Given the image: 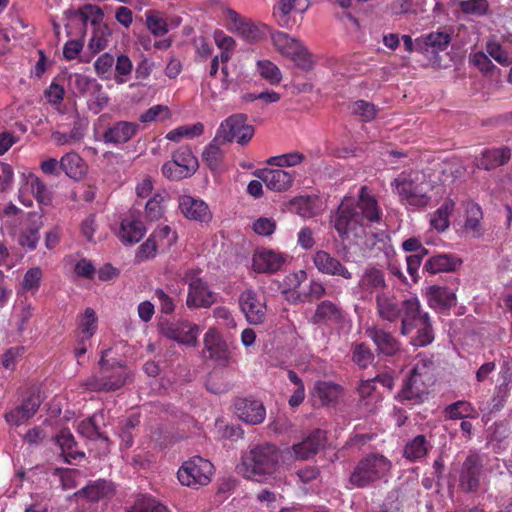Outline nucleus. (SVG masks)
<instances>
[{"label":"nucleus","instance_id":"8fccbe9b","mask_svg":"<svg viewBox=\"0 0 512 512\" xmlns=\"http://www.w3.org/2000/svg\"><path fill=\"white\" fill-rule=\"evenodd\" d=\"M222 141H216V135L212 141L205 147L202 157L207 166L211 170H217L224 158V152L221 149V145H224Z\"/></svg>","mask_w":512,"mask_h":512},{"label":"nucleus","instance_id":"423d86ee","mask_svg":"<svg viewBox=\"0 0 512 512\" xmlns=\"http://www.w3.org/2000/svg\"><path fill=\"white\" fill-rule=\"evenodd\" d=\"M271 40L274 48L283 56L289 58L302 70L308 71L313 68L315 61L304 43L282 31L271 33Z\"/></svg>","mask_w":512,"mask_h":512},{"label":"nucleus","instance_id":"09e8293b","mask_svg":"<svg viewBox=\"0 0 512 512\" xmlns=\"http://www.w3.org/2000/svg\"><path fill=\"white\" fill-rule=\"evenodd\" d=\"M297 0H279L273 10V17L277 24L282 28H291L294 20L290 13L294 10Z\"/></svg>","mask_w":512,"mask_h":512},{"label":"nucleus","instance_id":"ea45409f","mask_svg":"<svg viewBox=\"0 0 512 512\" xmlns=\"http://www.w3.org/2000/svg\"><path fill=\"white\" fill-rule=\"evenodd\" d=\"M233 407L235 416H266L263 402L252 397L236 398Z\"/></svg>","mask_w":512,"mask_h":512},{"label":"nucleus","instance_id":"2eb2a0df","mask_svg":"<svg viewBox=\"0 0 512 512\" xmlns=\"http://www.w3.org/2000/svg\"><path fill=\"white\" fill-rule=\"evenodd\" d=\"M386 288L385 273L376 267H369L363 271L354 291L359 295V300L371 301L374 295L385 293Z\"/></svg>","mask_w":512,"mask_h":512},{"label":"nucleus","instance_id":"6e6d98bb","mask_svg":"<svg viewBox=\"0 0 512 512\" xmlns=\"http://www.w3.org/2000/svg\"><path fill=\"white\" fill-rule=\"evenodd\" d=\"M133 71V64L130 58L121 54L117 57L115 62L114 80L117 84H124L128 81L129 76Z\"/></svg>","mask_w":512,"mask_h":512},{"label":"nucleus","instance_id":"864d4df0","mask_svg":"<svg viewBox=\"0 0 512 512\" xmlns=\"http://www.w3.org/2000/svg\"><path fill=\"white\" fill-rule=\"evenodd\" d=\"M204 132V125L201 122H197L193 125L179 126L166 135V138L173 142H179L182 138H194L202 135Z\"/></svg>","mask_w":512,"mask_h":512},{"label":"nucleus","instance_id":"13d9d810","mask_svg":"<svg viewBox=\"0 0 512 512\" xmlns=\"http://www.w3.org/2000/svg\"><path fill=\"white\" fill-rule=\"evenodd\" d=\"M466 212L467 217L464 225L465 229L475 234H479L481 230L480 222L483 219L481 207L476 203H472L468 205Z\"/></svg>","mask_w":512,"mask_h":512},{"label":"nucleus","instance_id":"0e129e2a","mask_svg":"<svg viewBox=\"0 0 512 512\" xmlns=\"http://www.w3.org/2000/svg\"><path fill=\"white\" fill-rule=\"evenodd\" d=\"M114 63L115 59L110 53H104L100 55L94 62V69L96 74L101 79H110Z\"/></svg>","mask_w":512,"mask_h":512},{"label":"nucleus","instance_id":"cd10ccee","mask_svg":"<svg viewBox=\"0 0 512 512\" xmlns=\"http://www.w3.org/2000/svg\"><path fill=\"white\" fill-rule=\"evenodd\" d=\"M284 263L285 258L281 253L268 249L257 250L252 257V268L257 273H275Z\"/></svg>","mask_w":512,"mask_h":512},{"label":"nucleus","instance_id":"412c9836","mask_svg":"<svg viewBox=\"0 0 512 512\" xmlns=\"http://www.w3.org/2000/svg\"><path fill=\"white\" fill-rule=\"evenodd\" d=\"M392 187H394L395 192L399 195L400 199L402 201H406L409 205L424 207L430 201V197L421 193L418 185L404 173L394 179Z\"/></svg>","mask_w":512,"mask_h":512},{"label":"nucleus","instance_id":"2f4dec72","mask_svg":"<svg viewBox=\"0 0 512 512\" xmlns=\"http://www.w3.org/2000/svg\"><path fill=\"white\" fill-rule=\"evenodd\" d=\"M344 319L343 309L336 303L330 300H323L320 302L312 316L313 324L326 325V324H338Z\"/></svg>","mask_w":512,"mask_h":512},{"label":"nucleus","instance_id":"7c9ffc66","mask_svg":"<svg viewBox=\"0 0 512 512\" xmlns=\"http://www.w3.org/2000/svg\"><path fill=\"white\" fill-rule=\"evenodd\" d=\"M258 177L268 189L283 192L292 186L295 174L282 169H264Z\"/></svg>","mask_w":512,"mask_h":512},{"label":"nucleus","instance_id":"bb28decb","mask_svg":"<svg viewBox=\"0 0 512 512\" xmlns=\"http://www.w3.org/2000/svg\"><path fill=\"white\" fill-rule=\"evenodd\" d=\"M344 388L335 382L318 380L311 391L312 397L321 406H335L343 396Z\"/></svg>","mask_w":512,"mask_h":512},{"label":"nucleus","instance_id":"a18cd8bd","mask_svg":"<svg viewBox=\"0 0 512 512\" xmlns=\"http://www.w3.org/2000/svg\"><path fill=\"white\" fill-rule=\"evenodd\" d=\"M172 162L181 167L189 177L193 175L198 168V160L188 147H180L172 155Z\"/></svg>","mask_w":512,"mask_h":512},{"label":"nucleus","instance_id":"72a5a7b5","mask_svg":"<svg viewBox=\"0 0 512 512\" xmlns=\"http://www.w3.org/2000/svg\"><path fill=\"white\" fill-rule=\"evenodd\" d=\"M145 232L146 228L143 222L130 216L122 220L119 237L125 244H134L143 238Z\"/></svg>","mask_w":512,"mask_h":512},{"label":"nucleus","instance_id":"aec40b11","mask_svg":"<svg viewBox=\"0 0 512 512\" xmlns=\"http://www.w3.org/2000/svg\"><path fill=\"white\" fill-rule=\"evenodd\" d=\"M512 389V365L504 361L498 373V382L490 400V412H499L506 404Z\"/></svg>","mask_w":512,"mask_h":512},{"label":"nucleus","instance_id":"f8f14e48","mask_svg":"<svg viewBox=\"0 0 512 512\" xmlns=\"http://www.w3.org/2000/svg\"><path fill=\"white\" fill-rule=\"evenodd\" d=\"M365 335L374 344L378 356L394 357L402 351L398 338L381 325L372 324L366 327Z\"/></svg>","mask_w":512,"mask_h":512},{"label":"nucleus","instance_id":"3c124183","mask_svg":"<svg viewBox=\"0 0 512 512\" xmlns=\"http://www.w3.org/2000/svg\"><path fill=\"white\" fill-rule=\"evenodd\" d=\"M127 512H169V510L155 498L141 495L127 509Z\"/></svg>","mask_w":512,"mask_h":512},{"label":"nucleus","instance_id":"de8ad7c7","mask_svg":"<svg viewBox=\"0 0 512 512\" xmlns=\"http://www.w3.org/2000/svg\"><path fill=\"white\" fill-rule=\"evenodd\" d=\"M98 317L94 309L87 307L84 313L79 317L78 336L84 339H91L97 331Z\"/></svg>","mask_w":512,"mask_h":512},{"label":"nucleus","instance_id":"9b49d317","mask_svg":"<svg viewBox=\"0 0 512 512\" xmlns=\"http://www.w3.org/2000/svg\"><path fill=\"white\" fill-rule=\"evenodd\" d=\"M325 432L316 430L305 440L283 450L282 462L291 464L296 460H308L324 447Z\"/></svg>","mask_w":512,"mask_h":512},{"label":"nucleus","instance_id":"a211bd4d","mask_svg":"<svg viewBox=\"0 0 512 512\" xmlns=\"http://www.w3.org/2000/svg\"><path fill=\"white\" fill-rule=\"evenodd\" d=\"M483 461L479 454H469L462 464L459 487L466 493L476 492L480 486Z\"/></svg>","mask_w":512,"mask_h":512},{"label":"nucleus","instance_id":"ddd939ff","mask_svg":"<svg viewBox=\"0 0 512 512\" xmlns=\"http://www.w3.org/2000/svg\"><path fill=\"white\" fill-rule=\"evenodd\" d=\"M43 215L39 212H27L16 226L19 228L18 244L29 251L36 249L40 240V230L43 227Z\"/></svg>","mask_w":512,"mask_h":512},{"label":"nucleus","instance_id":"4c0bfd02","mask_svg":"<svg viewBox=\"0 0 512 512\" xmlns=\"http://www.w3.org/2000/svg\"><path fill=\"white\" fill-rule=\"evenodd\" d=\"M461 261L451 254H437L429 257L423 266V271L429 274L454 271Z\"/></svg>","mask_w":512,"mask_h":512},{"label":"nucleus","instance_id":"774afa93","mask_svg":"<svg viewBox=\"0 0 512 512\" xmlns=\"http://www.w3.org/2000/svg\"><path fill=\"white\" fill-rule=\"evenodd\" d=\"M358 393L361 401H365L364 405H368L369 401L376 403L379 399L376 392V379L362 380L358 386Z\"/></svg>","mask_w":512,"mask_h":512},{"label":"nucleus","instance_id":"f3484780","mask_svg":"<svg viewBox=\"0 0 512 512\" xmlns=\"http://www.w3.org/2000/svg\"><path fill=\"white\" fill-rule=\"evenodd\" d=\"M355 207L363 225L380 223L382 220L383 213L378 200L366 185L360 187Z\"/></svg>","mask_w":512,"mask_h":512},{"label":"nucleus","instance_id":"c03bdc74","mask_svg":"<svg viewBox=\"0 0 512 512\" xmlns=\"http://www.w3.org/2000/svg\"><path fill=\"white\" fill-rule=\"evenodd\" d=\"M40 404V396L33 389H27L21 393V400L16 405L15 412L19 416H33L39 409Z\"/></svg>","mask_w":512,"mask_h":512},{"label":"nucleus","instance_id":"5701e85b","mask_svg":"<svg viewBox=\"0 0 512 512\" xmlns=\"http://www.w3.org/2000/svg\"><path fill=\"white\" fill-rule=\"evenodd\" d=\"M204 352H208V357L218 365L227 367L231 362L230 350L226 341L219 332L210 328L203 338Z\"/></svg>","mask_w":512,"mask_h":512},{"label":"nucleus","instance_id":"20e7f679","mask_svg":"<svg viewBox=\"0 0 512 512\" xmlns=\"http://www.w3.org/2000/svg\"><path fill=\"white\" fill-rule=\"evenodd\" d=\"M391 467V461L384 455L370 453L357 462L349 475L348 482L355 488L369 487L384 478Z\"/></svg>","mask_w":512,"mask_h":512},{"label":"nucleus","instance_id":"bf43d9fd","mask_svg":"<svg viewBox=\"0 0 512 512\" xmlns=\"http://www.w3.org/2000/svg\"><path fill=\"white\" fill-rule=\"evenodd\" d=\"M43 278V272L39 267H33L26 271L24 274L21 287L25 292L35 293L38 291L41 280Z\"/></svg>","mask_w":512,"mask_h":512},{"label":"nucleus","instance_id":"a878e982","mask_svg":"<svg viewBox=\"0 0 512 512\" xmlns=\"http://www.w3.org/2000/svg\"><path fill=\"white\" fill-rule=\"evenodd\" d=\"M179 209L185 218L201 223H208L212 219L208 205L201 199L189 195L179 197Z\"/></svg>","mask_w":512,"mask_h":512},{"label":"nucleus","instance_id":"f704fd0d","mask_svg":"<svg viewBox=\"0 0 512 512\" xmlns=\"http://www.w3.org/2000/svg\"><path fill=\"white\" fill-rule=\"evenodd\" d=\"M62 171L71 179L80 180L87 172V165L84 159L76 152H69L60 159Z\"/></svg>","mask_w":512,"mask_h":512},{"label":"nucleus","instance_id":"7ed1b4c3","mask_svg":"<svg viewBox=\"0 0 512 512\" xmlns=\"http://www.w3.org/2000/svg\"><path fill=\"white\" fill-rule=\"evenodd\" d=\"M283 451L274 444H257L250 448L242 457V463L237 467L245 477L260 481L258 477L273 474L282 460Z\"/></svg>","mask_w":512,"mask_h":512},{"label":"nucleus","instance_id":"49530a36","mask_svg":"<svg viewBox=\"0 0 512 512\" xmlns=\"http://www.w3.org/2000/svg\"><path fill=\"white\" fill-rule=\"evenodd\" d=\"M430 448L431 445L426 437L424 435H417L411 441L407 442L404 447L403 455L406 459L415 461L424 457Z\"/></svg>","mask_w":512,"mask_h":512},{"label":"nucleus","instance_id":"1a4fd4ad","mask_svg":"<svg viewBox=\"0 0 512 512\" xmlns=\"http://www.w3.org/2000/svg\"><path fill=\"white\" fill-rule=\"evenodd\" d=\"M213 471L214 466L210 461L195 456L183 463L177 476L182 485L197 487L198 485L208 484Z\"/></svg>","mask_w":512,"mask_h":512},{"label":"nucleus","instance_id":"39448f33","mask_svg":"<svg viewBox=\"0 0 512 512\" xmlns=\"http://www.w3.org/2000/svg\"><path fill=\"white\" fill-rule=\"evenodd\" d=\"M433 362L427 359H418L405 380L398 397L401 401L414 400L418 402L427 394V387L432 381Z\"/></svg>","mask_w":512,"mask_h":512},{"label":"nucleus","instance_id":"4d7b16f0","mask_svg":"<svg viewBox=\"0 0 512 512\" xmlns=\"http://www.w3.org/2000/svg\"><path fill=\"white\" fill-rule=\"evenodd\" d=\"M171 116L170 110L165 105H154L147 109L139 116V121L144 124H149L158 121H165Z\"/></svg>","mask_w":512,"mask_h":512},{"label":"nucleus","instance_id":"680f3d73","mask_svg":"<svg viewBox=\"0 0 512 512\" xmlns=\"http://www.w3.org/2000/svg\"><path fill=\"white\" fill-rule=\"evenodd\" d=\"M79 432L90 439H102L107 441L108 437L105 435L103 431H101L100 426L96 423L95 418H85L79 424Z\"/></svg>","mask_w":512,"mask_h":512},{"label":"nucleus","instance_id":"4be33fe9","mask_svg":"<svg viewBox=\"0 0 512 512\" xmlns=\"http://www.w3.org/2000/svg\"><path fill=\"white\" fill-rule=\"evenodd\" d=\"M317 270L325 275L351 280L352 272L336 257L325 250H317L312 257Z\"/></svg>","mask_w":512,"mask_h":512},{"label":"nucleus","instance_id":"c756f323","mask_svg":"<svg viewBox=\"0 0 512 512\" xmlns=\"http://www.w3.org/2000/svg\"><path fill=\"white\" fill-rule=\"evenodd\" d=\"M452 39V33L446 30L433 31L415 40L416 50L425 52H442L447 49Z\"/></svg>","mask_w":512,"mask_h":512},{"label":"nucleus","instance_id":"4468645a","mask_svg":"<svg viewBox=\"0 0 512 512\" xmlns=\"http://www.w3.org/2000/svg\"><path fill=\"white\" fill-rule=\"evenodd\" d=\"M333 223L341 238L347 237L350 233L364 226L352 197H344L337 209Z\"/></svg>","mask_w":512,"mask_h":512},{"label":"nucleus","instance_id":"e2e57ef3","mask_svg":"<svg viewBox=\"0 0 512 512\" xmlns=\"http://www.w3.org/2000/svg\"><path fill=\"white\" fill-rule=\"evenodd\" d=\"M215 427L221 438L237 440L244 434L243 429L239 424L225 423L222 418H218L215 422Z\"/></svg>","mask_w":512,"mask_h":512},{"label":"nucleus","instance_id":"393cba45","mask_svg":"<svg viewBox=\"0 0 512 512\" xmlns=\"http://www.w3.org/2000/svg\"><path fill=\"white\" fill-rule=\"evenodd\" d=\"M139 130L140 126L136 122L117 121L104 131L102 140L105 144L118 146L133 139L138 134Z\"/></svg>","mask_w":512,"mask_h":512},{"label":"nucleus","instance_id":"a19ab883","mask_svg":"<svg viewBox=\"0 0 512 512\" xmlns=\"http://www.w3.org/2000/svg\"><path fill=\"white\" fill-rule=\"evenodd\" d=\"M169 199L167 192H156L145 205V218L149 221H158L166 210V202Z\"/></svg>","mask_w":512,"mask_h":512},{"label":"nucleus","instance_id":"0eeeda50","mask_svg":"<svg viewBox=\"0 0 512 512\" xmlns=\"http://www.w3.org/2000/svg\"><path fill=\"white\" fill-rule=\"evenodd\" d=\"M22 185L18 191V200L25 207L33 206V199L40 208V214L44 215V208L52 205L53 192L48 185L34 173L22 175Z\"/></svg>","mask_w":512,"mask_h":512},{"label":"nucleus","instance_id":"6e6552de","mask_svg":"<svg viewBox=\"0 0 512 512\" xmlns=\"http://www.w3.org/2000/svg\"><path fill=\"white\" fill-rule=\"evenodd\" d=\"M248 117L244 113H236L223 120L216 130V141L232 143L236 141L239 145H246L252 139L255 129L247 123Z\"/></svg>","mask_w":512,"mask_h":512},{"label":"nucleus","instance_id":"052dcab7","mask_svg":"<svg viewBox=\"0 0 512 512\" xmlns=\"http://www.w3.org/2000/svg\"><path fill=\"white\" fill-rule=\"evenodd\" d=\"M458 7L464 14L483 16L487 13L489 4L487 0H459Z\"/></svg>","mask_w":512,"mask_h":512},{"label":"nucleus","instance_id":"5fc2aeb1","mask_svg":"<svg viewBox=\"0 0 512 512\" xmlns=\"http://www.w3.org/2000/svg\"><path fill=\"white\" fill-rule=\"evenodd\" d=\"M256 66L260 76L270 84L276 85L281 81L282 73L280 69L270 60H259Z\"/></svg>","mask_w":512,"mask_h":512},{"label":"nucleus","instance_id":"603ef678","mask_svg":"<svg viewBox=\"0 0 512 512\" xmlns=\"http://www.w3.org/2000/svg\"><path fill=\"white\" fill-rule=\"evenodd\" d=\"M146 27L156 37H162L168 33V23L161 13L156 10L145 12Z\"/></svg>","mask_w":512,"mask_h":512},{"label":"nucleus","instance_id":"dca6fc26","mask_svg":"<svg viewBox=\"0 0 512 512\" xmlns=\"http://www.w3.org/2000/svg\"><path fill=\"white\" fill-rule=\"evenodd\" d=\"M239 305L250 324L258 325L265 321L267 306L263 294L245 289L239 296Z\"/></svg>","mask_w":512,"mask_h":512},{"label":"nucleus","instance_id":"37998d69","mask_svg":"<svg viewBox=\"0 0 512 512\" xmlns=\"http://www.w3.org/2000/svg\"><path fill=\"white\" fill-rule=\"evenodd\" d=\"M455 203L451 199L445 200L442 205L431 215L430 225L438 232H444L450 225V215Z\"/></svg>","mask_w":512,"mask_h":512},{"label":"nucleus","instance_id":"f257e3e1","mask_svg":"<svg viewBox=\"0 0 512 512\" xmlns=\"http://www.w3.org/2000/svg\"><path fill=\"white\" fill-rule=\"evenodd\" d=\"M400 334L408 336L415 331L411 338V345L415 347H425L434 340V330L430 315L422 309V305L417 297L404 299V306L401 313Z\"/></svg>","mask_w":512,"mask_h":512},{"label":"nucleus","instance_id":"473e14b6","mask_svg":"<svg viewBox=\"0 0 512 512\" xmlns=\"http://www.w3.org/2000/svg\"><path fill=\"white\" fill-rule=\"evenodd\" d=\"M510 158L511 149L509 147L503 146L485 149L478 160V167L485 170H492L505 165L509 162Z\"/></svg>","mask_w":512,"mask_h":512},{"label":"nucleus","instance_id":"b1692460","mask_svg":"<svg viewBox=\"0 0 512 512\" xmlns=\"http://www.w3.org/2000/svg\"><path fill=\"white\" fill-rule=\"evenodd\" d=\"M404 300H398L393 294L378 293L375 297V309L378 318L390 324L399 322Z\"/></svg>","mask_w":512,"mask_h":512},{"label":"nucleus","instance_id":"c85d7f7f","mask_svg":"<svg viewBox=\"0 0 512 512\" xmlns=\"http://www.w3.org/2000/svg\"><path fill=\"white\" fill-rule=\"evenodd\" d=\"M216 302V294L205 281L193 282L188 287L186 305L190 309L210 308Z\"/></svg>","mask_w":512,"mask_h":512},{"label":"nucleus","instance_id":"f03ea898","mask_svg":"<svg viewBox=\"0 0 512 512\" xmlns=\"http://www.w3.org/2000/svg\"><path fill=\"white\" fill-rule=\"evenodd\" d=\"M110 349L101 353L98 362L99 371L82 382V387L89 391L111 392L123 387L131 378L132 371L124 361L108 360Z\"/></svg>","mask_w":512,"mask_h":512},{"label":"nucleus","instance_id":"58836bf2","mask_svg":"<svg viewBox=\"0 0 512 512\" xmlns=\"http://www.w3.org/2000/svg\"><path fill=\"white\" fill-rule=\"evenodd\" d=\"M113 492L110 482L99 479L97 481L87 484L85 487L75 493L77 497H83L90 501L97 502L102 498L107 497Z\"/></svg>","mask_w":512,"mask_h":512},{"label":"nucleus","instance_id":"e433bc0d","mask_svg":"<svg viewBox=\"0 0 512 512\" xmlns=\"http://www.w3.org/2000/svg\"><path fill=\"white\" fill-rule=\"evenodd\" d=\"M429 305L435 309H450L457 303L456 294L448 287L431 286L428 289Z\"/></svg>","mask_w":512,"mask_h":512},{"label":"nucleus","instance_id":"6ab92c4d","mask_svg":"<svg viewBox=\"0 0 512 512\" xmlns=\"http://www.w3.org/2000/svg\"><path fill=\"white\" fill-rule=\"evenodd\" d=\"M229 17L235 31L246 42H258L270 32L269 27L263 23H255L249 18L243 17L237 12L229 11Z\"/></svg>","mask_w":512,"mask_h":512},{"label":"nucleus","instance_id":"338daca9","mask_svg":"<svg viewBox=\"0 0 512 512\" xmlns=\"http://www.w3.org/2000/svg\"><path fill=\"white\" fill-rule=\"evenodd\" d=\"M352 113L362 118V121L369 122L373 120L377 115V108L373 103L358 100L352 105Z\"/></svg>","mask_w":512,"mask_h":512},{"label":"nucleus","instance_id":"69168bd1","mask_svg":"<svg viewBox=\"0 0 512 512\" xmlns=\"http://www.w3.org/2000/svg\"><path fill=\"white\" fill-rule=\"evenodd\" d=\"M305 156L299 152H291L283 155L273 156L267 160L269 165L278 167H290L300 164Z\"/></svg>","mask_w":512,"mask_h":512},{"label":"nucleus","instance_id":"9d476101","mask_svg":"<svg viewBox=\"0 0 512 512\" xmlns=\"http://www.w3.org/2000/svg\"><path fill=\"white\" fill-rule=\"evenodd\" d=\"M159 332L164 337L180 344L195 346L200 332L199 326L188 320L170 321L161 319L158 324Z\"/></svg>","mask_w":512,"mask_h":512},{"label":"nucleus","instance_id":"c9c22d12","mask_svg":"<svg viewBox=\"0 0 512 512\" xmlns=\"http://www.w3.org/2000/svg\"><path fill=\"white\" fill-rule=\"evenodd\" d=\"M56 444L61 448L65 462L75 464L76 461L84 458L85 454L75 450L76 442L73 435L67 429H62L55 437Z\"/></svg>","mask_w":512,"mask_h":512},{"label":"nucleus","instance_id":"79ce46f5","mask_svg":"<svg viewBox=\"0 0 512 512\" xmlns=\"http://www.w3.org/2000/svg\"><path fill=\"white\" fill-rule=\"evenodd\" d=\"M350 353L351 361L361 369L369 367L375 359L374 352L365 342L352 343Z\"/></svg>","mask_w":512,"mask_h":512}]
</instances>
